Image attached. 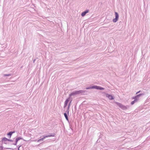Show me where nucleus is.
<instances>
[{
    "label": "nucleus",
    "mask_w": 150,
    "mask_h": 150,
    "mask_svg": "<svg viewBox=\"0 0 150 150\" xmlns=\"http://www.w3.org/2000/svg\"><path fill=\"white\" fill-rule=\"evenodd\" d=\"M86 91L85 90H79L78 91H75L74 92H72L70 94H69V96H74L75 95L79 94L80 93H84Z\"/></svg>",
    "instance_id": "obj_1"
},
{
    "label": "nucleus",
    "mask_w": 150,
    "mask_h": 150,
    "mask_svg": "<svg viewBox=\"0 0 150 150\" xmlns=\"http://www.w3.org/2000/svg\"><path fill=\"white\" fill-rule=\"evenodd\" d=\"M96 89L98 90H103L104 89V88H103L101 87L100 86H93L89 87H87L86 88V89Z\"/></svg>",
    "instance_id": "obj_2"
},
{
    "label": "nucleus",
    "mask_w": 150,
    "mask_h": 150,
    "mask_svg": "<svg viewBox=\"0 0 150 150\" xmlns=\"http://www.w3.org/2000/svg\"><path fill=\"white\" fill-rule=\"evenodd\" d=\"M55 134L54 133L52 134H49L48 135H44L43 136V137L42 138L40 139L37 141L38 142H40L41 141H42L44 139L48 137H54V136Z\"/></svg>",
    "instance_id": "obj_3"
},
{
    "label": "nucleus",
    "mask_w": 150,
    "mask_h": 150,
    "mask_svg": "<svg viewBox=\"0 0 150 150\" xmlns=\"http://www.w3.org/2000/svg\"><path fill=\"white\" fill-rule=\"evenodd\" d=\"M115 103L118 106L123 110H125L127 108L126 106L122 105L121 103H119L117 102H115Z\"/></svg>",
    "instance_id": "obj_4"
},
{
    "label": "nucleus",
    "mask_w": 150,
    "mask_h": 150,
    "mask_svg": "<svg viewBox=\"0 0 150 150\" xmlns=\"http://www.w3.org/2000/svg\"><path fill=\"white\" fill-rule=\"evenodd\" d=\"M115 18L113 19V22L114 23L116 22L118 20L119 18V15L117 13L115 12Z\"/></svg>",
    "instance_id": "obj_5"
},
{
    "label": "nucleus",
    "mask_w": 150,
    "mask_h": 150,
    "mask_svg": "<svg viewBox=\"0 0 150 150\" xmlns=\"http://www.w3.org/2000/svg\"><path fill=\"white\" fill-rule=\"evenodd\" d=\"M22 139H23V138L21 137H19L16 138L15 142L13 143V144L14 145H16L18 141Z\"/></svg>",
    "instance_id": "obj_6"
},
{
    "label": "nucleus",
    "mask_w": 150,
    "mask_h": 150,
    "mask_svg": "<svg viewBox=\"0 0 150 150\" xmlns=\"http://www.w3.org/2000/svg\"><path fill=\"white\" fill-rule=\"evenodd\" d=\"M144 95V94H140L139 95H137L136 96H135L134 97H133L132 98L133 99H137V101H138L139 100V98L141 96Z\"/></svg>",
    "instance_id": "obj_7"
},
{
    "label": "nucleus",
    "mask_w": 150,
    "mask_h": 150,
    "mask_svg": "<svg viewBox=\"0 0 150 150\" xmlns=\"http://www.w3.org/2000/svg\"><path fill=\"white\" fill-rule=\"evenodd\" d=\"M106 96L110 100H113L114 99V98L111 95L106 94Z\"/></svg>",
    "instance_id": "obj_8"
},
{
    "label": "nucleus",
    "mask_w": 150,
    "mask_h": 150,
    "mask_svg": "<svg viewBox=\"0 0 150 150\" xmlns=\"http://www.w3.org/2000/svg\"><path fill=\"white\" fill-rule=\"evenodd\" d=\"M89 12V10H86L85 11L82 13L81 14V16H84L85 15Z\"/></svg>",
    "instance_id": "obj_9"
},
{
    "label": "nucleus",
    "mask_w": 150,
    "mask_h": 150,
    "mask_svg": "<svg viewBox=\"0 0 150 150\" xmlns=\"http://www.w3.org/2000/svg\"><path fill=\"white\" fill-rule=\"evenodd\" d=\"M8 139L6 137L3 138L2 139V142L5 144H6V142L8 141Z\"/></svg>",
    "instance_id": "obj_10"
},
{
    "label": "nucleus",
    "mask_w": 150,
    "mask_h": 150,
    "mask_svg": "<svg viewBox=\"0 0 150 150\" xmlns=\"http://www.w3.org/2000/svg\"><path fill=\"white\" fill-rule=\"evenodd\" d=\"M69 98H68L66 100H65V101L64 102V108H65L67 106L68 103L69 101Z\"/></svg>",
    "instance_id": "obj_11"
},
{
    "label": "nucleus",
    "mask_w": 150,
    "mask_h": 150,
    "mask_svg": "<svg viewBox=\"0 0 150 150\" xmlns=\"http://www.w3.org/2000/svg\"><path fill=\"white\" fill-rule=\"evenodd\" d=\"M15 132V131L10 132L7 134V135L10 136L9 138H10L12 134Z\"/></svg>",
    "instance_id": "obj_12"
},
{
    "label": "nucleus",
    "mask_w": 150,
    "mask_h": 150,
    "mask_svg": "<svg viewBox=\"0 0 150 150\" xmlns=\"http://www.w3.org/2000/svg\"><path fill=\"white\" fill-rule=\"evenodd\" d=\"M64 115L66 120L68 121V117L67 114L66 113H64Z\"/></svg>",
    "instance_id": "obj_13"
},
{
    "label": "nucleus",
    "mask_w": 150,
    "mask_h": 150,
    "mask_svg": "<svg viewBox=\"0 0 150 150\" xmlns=\"http://www.w3.org/2000/svg\"><path fill=\"white\" fill-rule=\"evenodd\" d=\"M134 99V101H132L131 103V104L132 105H133L134 103H135L137 101V99Z\"/></svg>",
    "instance_id": "obj_14"
},
{
    "label": "nucleus",
    "mask_w": 150,
    "mask_h": 150,
    "mask_svg": "<svg viewBox=\"0 0 150 150\" xmlns=\"http://www.w3.org/2000/svg\"><path fill=\"white\" fill-rule=\"evenodd\" d=\"M71 101L69 103V105H68V109H67V113L68 114H69V107H70V104L71 103Z\"/></svg>",
    "instance_id": "obj_15"
},
{
    "label": "nucleus",
    "mask_w": 150,
    "mask_h": 150,
    "mask_svg": "<svg viewBox=\"0 0 150 150\" xmlns=\"http://www.w3.org/2000/svg\"><path fill=\"white\" fill-rule=\"evenodd\" d=\"M11 74H4V76H11Z\"/></svg>",
    "instance_id": "obj_16"
},
{
    "label": "nucleus",
    "mask_w": 150,
    "mask_h": 150,
    "mask_svg": "<svg viewBox=\"0 0 150 150\" xmlns=\"http://www.w3.org/2000/svg\"><path fill=\"white\" fill-rule=\"evenodd\" d=\"M8 141H9L11 142H13V141L11 139H8Z\"/></svg>",
    "instance_id": "obj_17"
},
{
    "label": "nucleus",
    "mask_w": 150,
    "mask_h": 150,
    "mask_svg": "<svg viewBox=\"0 0 150 150\" xmlns=\"http://www.w3.org/2000/svg\"><path fill=\"white\" fill-rule=\"evenodd\" d=\"M21 145L18 146V150H20L19 149L21 147Z\"/></svg>",
    "instance_id": "obj_18"
},
{
    "label": "nucleus",
    "mask_w": 150,
    "mask_h": 150,
    "mask_svg": "<svg viewBox=\"0 0 150 150\" xmlns=\"http://www.w3.org/2000/svg\"><path fill=\"white\" fill-rule=\"evenodd\" d=\"M140 92V91H139L137 92L136 93V94H137L138 93H139Z\"/></svg>",
    "instance_id": "obj_19"
},
{
    "label": "nucleus",
    "mask_w": 150,
    "mask_h": 150,
    "mask_svg": "<svg viewBox=\"0 0 150 150\" xmlns=\"http://www.w3.org/2000/svg\"><path fill=\"white\" fill-rule=\"evenodd\" d=\"M35 59H34V60H33V62H35Z\"/></svg>",
    "instance_id": "obj_20"
},
{
    "label": "nucleus",
    "mask_w": 150,
    "mask_h": 150,
    "mask_svg": "<svg viewBox=\"0 0 150 150\" xmlns=\"http://www.w3.org/2000/svg\"><path fill=\"white\" fill-rule=\"evenodd\" d=\"M9 149H11V148H9Z\"/></svg>",
    "instance_id": "obj_21"
}]
</instances>
